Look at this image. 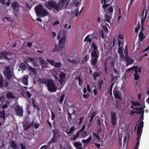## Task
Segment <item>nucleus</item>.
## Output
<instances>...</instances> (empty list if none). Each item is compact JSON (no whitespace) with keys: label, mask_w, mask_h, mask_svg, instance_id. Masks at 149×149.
Masks as SVG:
<instances>
[{"label":"nucleus","mask_w":149,"mask_h":149,"mask_svg":"<svg viewBox=\"0 0 149 149\" xmlns=\"http://www.w3.org/2000/svg\"><path fill=\"white\" fill-rule=\"evenodd\" d=\"M3 73L6 79H3L1 75L0 76V89H1L4 88H8L9 86V80L12 79L13 76L12 71L9 66H7L4 68Z\"/></svg>","instance_id":"f257e3e1"},{"label":"nucleus","mask_w":149,"mask_h":149,"mask_svg":"<svg viewBox=\"0 0 149 149\" xmlns=\"http://www.w3.org/2000/svg\"><path fill=\"white\" fill-rule=\"evenodd\" d=\"M144 111L142 107H136V108L135 113L138 115H140L139 121L140 123L138 124L137 134L138 137L137 140H140L142 132V129L143 127V122L142 121L143 119V114Z\"/></svg>","instance_id":"f03ea898"},{"label":"nucleus","mask_w":149,"mask_h":149,"mask_svg":"<svg viewBox=\"0 0 149 149\" xmlns=\"http://www.w3.org/2000/svg\"><path fill=\"white\" fill-rule=\"evenodd\" d=\"M65 41V37L61 38L59 42L60 47H59L58 45H55V47L52 52H58L60 54L59 52L61 51V55L63 54L65 51L64 44Z\"/></svg>","instance_id":"7ed1b4c3"},{"label":"nucleus","mask_w":149,"mask_h":149,"mask_svg":"<svg viewBox=\"0 0 149 149\" xmlns=\"http://www.w3.org/2000/svg\"><path fill=\"white\" fill-rule=\"evenodd\" d=\"M34 9L38 16L44 17L49 15L47 10L44 9L40 5L37 6Z\"/></svg>","instance_id":"20e7f679"},{"label":"nucleus","mask_w":149,"mask_h":149,"mask_svg":"<svg viewBox=\"0 0 149 149\" xmlns=\"http://www.w3.org/2000/svg\"><path fill=\"white\" fill-rule=\"evenodd\" d=\"M98 52L92 51L91 53V59L90 61L91 65L92 66H95L96 67V63L97 61V59L98 58Z\"/></svg>","instance_id":"39448f33"},{"label":"nucleus","mask_w":149,"mask_h":149,"mask_svg":"<svg viewBox=\"0 0 149 149\" xmlns=\"http://www.w3.org/2000/svg\"><path fill=\"white\" fill-rule=\"evenodd\" d=\"M46 86L49 91L54 92L57 90L56 86L52 80L49 79Z\"/></svg>","instance_id":"423d86ee"},{"label":"nucleus","mask_w":149,"mask_h":149,"mask_svg":"<svg viewBox=\"0 0 149 149\" xmlns=\"http://www.w3.org/2000/svg\"><path fill=\"white\" fill-rule=\"evenodd\" d=\"M10 54L6 52H1L0 53V59L8 60L10 61L12 60L11 57H10Z\"/></svg>","instance_id":"0eeeda50"},{"label":"nucleus","mask_w":149,"mask_h":149,"mask_svg":"<svg viewBox=\"0 0 149 149\" xmlns=\"http://www.w3.org/2000/svg\"><path fill=\"white\" fill-rule=\"evenodd\" d=\"M109 6V4H103L102 5V7L104 9V11L106 13V14H108L110 15L112 14V13L113 10V8L112 7H107Z\"/></svg>","instance_id":"6e6552de"},{"label":"nucleus","mask_w":149,"mask_h":149,"mask_svg":"<svg viewBox=\"0 0 149 149\" xmlns=\"http://www.w3.org/2000/svg\"><path fill=\"white\" fill-rule=\"evenodd\" d=\"M60 138L59 131L58 130H54L52 139H51L52 143L57 142Z\"/></svg>","instance_id":"1a4fd4ad"},{"label":"nucleus","mask_w":149,"mask_h":149,"mask_svg":"<svg viewBox=\"0 0 149 149\" xmlns=\"http://www.w3.org/2000/svg\"><path fill=\"white\" fill-rule=\"evenodd\" d=\"M66 4L64 2L61 0H60L58 3H56V8L55 10L57 11H58L61 10L62 9L63 7V8H65L66 7L67 5L64 7V5Z\"/></svg>","instance_id":"9d476101"},{"label":"nucleus","mask_w":149,"mask_h":149,"mask_svg":"<svg viewBox=\"0 0 149 149\" xmlns=\"http://www.w3.org/2000/svg\"><path fill=\"white\" fill-rule=\"evenodd\" d=\"M127 52V46L125 47V51L123 52V49H122V47H119L118 49V53L119 54L120 57V58L123 59L125 58L124 54L125 52Z\"/></svg>","instance_id":"9b49d317"},{"label":"nucleus","mask_w":149,"mask_h":149,"mask_svg":"<svg viewBox=\"0 0 149 149\" xmlns=\"http://www.w3.org/2000/svg\"><path fill=\"white\" fill-rule=\"evenodd\" d=\"M111 116V123L113 126L116 125V120L117 119V116L115 112H111L110 113Z\"/></svg>","instance_id":"f8f14e48"},{"label":"nucleus","mask_w":149,"mask_h":149,"mask_svg":"<svg viewBox=\"0 0 149 149\" xmlns=\"http://www.w3.org/2000/svg\"><path fill=\"white\" fill-rule=\"evenodd\" d=\"M46 6L48 9L53 8L55 9L56 3L53 1H49L46 3Z\"/></svg>","instance_id":"ddd939ff"},{"label":"nucleus","mask_w":149,"mask_h":149,"mask_svg":"<svg viewBox=\"0 0 149 149\" xmlns=\"http://www.w3.org/2000/svg\"><path fill=\"white\" fill-rule=\"evenodd\" d=\"M113 92L115 97L120 100H121L120 96L121 92L118 91V88L117 87L115 88Z\"/></svg>","instance_id":"4468645a"},{"label":"nucleus","mask_w":149,"mask_h":149,"mask_svg":"<svg viewBox=\"0 0 149 149\" xmlns=\"http://www.w3.org/2000/svg\"><path fill=\"white\" fill-rule=\"evenodd\" d=\"M15 112L17 115L20 116H22L23 111L22 109L19 105L16 106L15 107Z\"/></svg>","instance_id":"2eb2a0df"},{"label":"nucleus","mask_w":149,"mask_h":149,"mask_svg":"<svg viewBox=\"0 0 149 149\" xmlns=\"http://www.w3.org/2000/svg\"><path fill=\"white\" fill-rule=\"evenodd\" d=\"M39 59L40 64L42 68H45L48 67V63L45 59L41 57L39 58Z\"/></svg>","instance_id":"dca6fc26"},{"label":"nucleus","mask_w":149,"mask_h":149,"mask_svg":"<svg viewBox=\"0 0 149 149\" xmlns=\"http://www.w3.org/2000/svg\"><path fill=\"white\" fill-rule=\"evenodd\" d=\"M102 72L100 71V70L97 69L96 70L95 72L93 75V77L94 80H96V78L97 77H99L102 75Z\"/></svg>","instance_id":"f3484780"},{"label":"nucleus","mask_w":149,"mask_h":149,"mask_svg":"<svg viewBox=\"0 0 149 149\" xmlns=\"http://www.w3.org/2000/svg\"><path fill=\"white\" fill-rule=\"evenodd\" d=\"M66 75L65 73L61 72L59 74L60 79H58V81H59L61 84H62L63 82L64 81Z\"/></svg>","instance_id":"a211bd4d"},{"label":"nucleus","mask_w":149,"mask_h":149,"mask_svg":"<svg viewBox=\"0 0 149 149\" xmlns=\"http://www.w3.org/2000/svg\"><path fill=\"white\" fill-rule=\"evenodd\" d=\"M32 124V123H30L27 121H24L23 125L24 130H27L29 128L31 127Z\"/></svg>","instance_id":"6ab92c4d"},{"label":"nucleus","mask_w":149,"mask_h":149,"mask_svg":"<svg viewBox=\"0 0 149 149\" xmlns=\"http://www.w3.org/2000/svg\"><path fill=\"white\" fill-rule=\"evenodd\" d=\"M125 59L127 63V66L129 64H130L133 63L134 62V60L131 58L129 57L127 55V52H126L125 53Z\"/></svg>","instance_id":"aec40b11"},{"label":"nucleus","mask_w":149,"mask_h":149,"mask_svg":"<svg viewBox=\"0 0 149 149\" xmlns=\"http://www.w3.org/2000/svg\"><path fill=\"white\" fill-rule=\"evenodd\" d=\"M138 70V68L137 66H133V67L129 68L126 71V73L128 74L131 71L134 70L135 73L136 72L137 70Z\"/></svg>","instance_id":"412c9836"},{"label":"nucleus","mask_w":149,"mask_h":149,"mask_svg":"<svg viewBox=\"0 0 149 149\" xmlns=\"http://www.w3.org/2000/svg\"><path fill=\"white\" fill-rule=\"evenodd\" d=\"M93 142H98L100 141V136L96 133H93Z\"/></svg>","instance_id":"4be33fe9"},{"label":"nucleus","mask_w":149,"mask_h":149,"mask_svg":"<svg viewBox=\"0 0 149 149\" xmlns=\"http://www.w3.org/2000/svg\"><path fill=\"white\" fill-rule=\"evenodd\" d=\"M75 129V127L74 126L71 127L69 129H67L65 131V132L68 134L69 136H70V134H73Z\"/></svg>","instance_id":"5701e85b"},{"label":"nucleus","mask_w":149,"mask_h":149,"mask_svg":"<svg viewBox=\"0 0 149 149\" xmlns=\"http://www.w3.org/2000/svg\"><path fill=\"white\" fill-rule=\"evenodd\" d=\"M49 80V79H46L45 78H39L37 81L40 84H45L46 85Z\"/></svg>","instance_id":"b1692460"},{"label":"nucleus","mask_w":149,"mask_h":149,"mask_svg":"<svg viewBox=\"0 0 149 149\" xmlns=\"http://www.w3.org/2000/svg\"><path fill=\"white\" fill-rule=\"evenodd\" d=\"M28 69L30 70V74L32 75L35 74H37V71L35 69L31 66L29 65L28 67Z\"/></svg>","instance_id":"393cba45"},{"label":"nucleus","mask_w":149,"mask_h":149,"mask_svg":"<svg viewBox=\"0 0 149 149\" xmlns=\"http://www.w3.org/2000/svg\"><path fill=\"white\" fill-rule=\"evenodd\" d=\"M6 96L7 98L8 99L15 97V95H14V93L10 91L6 93Z\"/></svg>","instance_id":"a878e982"},{"label":"nucleus","mask_w":149,"mask_h":149,"mask_svg":"<svg viewBox=\"0 0 149 149\" xmlns=\"http://www.w3.org/2000/svg\"><path fill=\"white\" fill-rule=\"evenodd\" d=\"M10 146L13 149H17L18 146L16 144L15 142L13 140H12L10 142Z\"/></svg>","instance_id":"bb28decb"},{"label":"nucleus","mask_w":149,"mask_h":149,"mask_svg":"<svg viewBox=\"0 0 149 149\" xmlns=\"http://www.w3.org/2000/svg\"><path fill=\"white\" fill-rule=\"evenodd\" d=\"M28 75L25 76L22 79V82L26 86L28 85Z\"/></svg>","instance_id":"cd10ccee"},{"label":"nucleus","mask_w":149,"mask_h":149,"mask_svg":"<svg viewBox=\"0 0 149 149\" xmlns=\"http://www.w3.org/2000/svg\"><path fill=\"white\" fill-rule=\"evenodd\" d=\"M13 9L15 11H17L19 8V4L17 2L14 3L12 4Z\"/></svg>","instance_id":"c85d7f7f"},{"label":"nucleus","mask_w":149,"mask_h":149,"mask_svg":"<svg viewBox=\"0 0 149 149\" xmlns=\"http://www.w3.org/2000/svg\"><path fill=\"white\" fill-rule=\"evenodd\" d=\"M81 132L79 130L76 133L75 136L71 138L72 141H74L76 140L77 138V137H79V136L80 134V132Z\"/></svg>","instance_id":"c756f323"},{"label":"nucleus","mask_w":149,"mask_h":149,"mask_svg":"<svg viewBox=\"0 0 149 149\" xmlns=\"http://www.w3.org/2000/svg\"><path fill=\"white\" fill-rule=\"evenodd\" d=\"M6 114L5 113L4 110H2V111L0 112V118H3L4 120L6 118Z\"/></svg>","instance_id":"7c9ffc66"},{"label":"nucleus","mask_w":149,"mask_h":149,"mask_svg":"<svg viewBox=\"0 0 149 149\" xmlns=\"http://www.w3.org/2000/svg\"><path fill=\"white\" fill-rule=\"evenodd\" d=\"M74 146L76 147L77 148H79H79H81V147L82 146V144L81 143L78 141L75 142L74 143Z\"/></svg>","instance_id":"2f4dec72"},{"label":"nucleus","mask_w":149,"mask_h":149,"mask_svg":"<svg viewBox=\"0 0 149 149\" xmlns=\"http://www.w3.org/2000/svg\"><path fill=\"white\" fill-rule=\"evenodd\" d=\"M105 19H104V22H109L111 18V17L110 15H108V14H106L105 15Z\"/></svg>","instance_id":"473e14b6"},{"label":"nucleus","mask_w":149,"mask_h":149,"mask_svg":"<svg viewBox=\"0 0 149 149\" xmlns=\"http://www.w3.org/2000/svg\"><path fill=\"white\" fill-rule=\"evenodd\" d=\"M92 139V136L91 135H90L89 136L88 138L86 140L83 139L82 141V142L83 143H86L87 144L90 141H91Z\"/></svg>","instance_id":"72a5a7b5"},{"label":"nucleus","mask_w":149,"mask_h":149,"mask_svg":"<svg viewBox=\"0 0 149 149\" xmlns=\"http://www.w3.org/2000/svg\"><path fill=\"white\" fill-rule=\"evenodd\" d=\"M139 36L140 41L141 42L143 41L144 38H145V37L144 36L143 32L141 31H140Z\"/></svg>","instance_id":"f704fd0d"},{"label":"nucleus","mask_w":149,"mask_h":149,"mask_svg":"<svg viewBox=\"0 0 149 149\" xmlns=\"http://www.w3.org/2000/svg\"><path fill=\"white\" fill-rule=\"evenodd\" d=\"M31 123H32V125L33 127L36 129L38 128L40 126V124L39 123H38L37 122H34V120L32 121Z\"/></svg>","instance_id":"c9c22d12"},{"label":"nucleus","mask_w":149,"mask_h":149,"mask_svg":"<svg viewBox=\"0 0 149 149\" xmlns=\"http://www.w3.org/2000/svg\"><path fill=\"white\" fill-rule=\"evenodd\" d=\"M81 0H75L74 3V5L75 7L79 6L81 4Z\"/></svg>","instance_id":"e433bc0d"},{"label":"nucleus","mask_w":149,"mask_h":149,"mask_svg":"<svg viewBox=\"0 0 149 149\" xmlns=\"http://www.w3.org/2000/svg\"><path fill=\"white\" fill-rule=\"evenodd\" d=\"M91 46L92 47L93 49V50L92 51H95V52H98L97 49V47L96 44H95L94 43H92Z\"/></svg>","instance_id":"4c0bfd02"},{"label":"nucleus","mask_w":149,"mask_h":149,"mask_svg":"<svg viewBox=\"0 0 149 149\" xmlns=\"http://www.w3.org/2000/svg\"><path fill=\"white\" fill-rule=\"evenodd\" d=\"M19 67L21 69L23 70H25L26 69V67L24 63H20Z\"/></svg>","instance_id":"58836bf2"},{"label":"nucleus","mask_w":149,"mask_h":149,"mask_svg":"<svg viewBox=\"0 0 149 149\" xmlns=\"http://www.w3.org/2000/svg\"><path fill=\"white\" fill-rule=\"evenodd\" d=\"M62 65V64L60 62H55L54 67L55 68H58L60 67Z\"/></svg>","instance_id":"ea45409f"},{"label":"nucleus","mask_w":149,"mask_h":149,"mask_svg":"<svg viewBox=\"0 0 149 149\" xmlns=\"http://www.w3.org/2000/svg\"><path fill=\"white\" fill-rule=\"evenodd\" d=\"M118 45L119 47H122L124 45V42L123 40H120V39H118Z\"/></svg>","instance_id":"a19ab883"},{"label":"nucleus","mask_w":149,"mask_h":149,"mask_svg":"<svg viewBox=\"0 0 149 149\" xmlns=\"http://www.w3.org/2000/svg\"><path fill=\"white\" fill-rule=\"evenodd\" d=\"M5 19H6L8 21L10 22H12L13 21V19L7 17H3L2 20L4 21V20Z\"/></svg>","instance_id":"79ce46f5"},{"label":"nucleus","mask_w":149,"mask_h":149,"mask_svg":"<svg viewBox=\"0 0 149 149\" xmlns=\"http://www.w3.org/2000/svg\"><path fill=\"white\" fill-rule=\"evenodd\" d=\"M121 104L122 103L121 102H117V103L115 105L116 109L118 110L121 107Z\"/></svg>","instance_id":"37998d69"},{"label":"nucleus","mask_w":149,"mask_h":149,"mask_svg":"<svg viewBox=\"0 0 149 149\" xmlns=\"http://www.w3.org/2000/svg\"><path fill=\"white\" fill-rule=\"evenodd\" d=\"M90 35H88L85 38L84 42H85L86 41L87 42H89V43H91V39L89 38L90 37Z\"/></svg>","instance_id":"c03bdc74"},{"label":"nucleus","mask_w":149,"mask_h":149,"mask_svg":"<svg viewBox=\"0 0 149 149\" xmlns=\"http://www.w3.org/2000/svg\"><path fill=\"white\" fill-rule=\"evenodd\" d=\"M143 15H144V12H143L142 13V17L141 18V24H143V22L146 18V15H145V16L144 17H143Z\"/></svg>","instance_id":"a18cd8bd"},{"label":"nucleus","mask_w":149,"mask_h":149,"mask_svg":"<svg viewBox=\"0 0 149 149\" xmlns=\"http://www.w3.org/2000/svg\"><path fill=\"white\" fill-rule=\"evenodd\" d=\"M47 61L52 66H54L55 62L54 60H50L49 59H47Z\"/></svg>","instance_id":"49530a36"},{"label":"nucleus","mask_w":149,"mask_h":149,"mask_svg":"<svg viewBox=\"0 0 149 149\" xmlns=\"http://www.w3.org/2000/svg\"><path fill=\"white\" fill-rule=\"evenodd\" d=\"M134 78L135 80H138L139 78V76L138 73V70L134 74Z\"/></svg>","instance_id":"de8ad7c7"},{"label":"nucleus","mask_w":149,"mask_h":149,"mask_svg":"<svg viewBox=\"0 0 149 149\" xmlns=\"http://www.w3.org/2000/svg\"><path fill=\"white\" fill-rule=\"evenodd\" d=\"M104 81L103 80L99 81L98 83V87L100 90L102 88V86L103 84Z\"/></svg>","instance_id":"09e8293b"},{"label":"nucleus","mask_w":149,"mask_h":149,"mask_svg":"<svg viewBox=\"0 0 149 149\" xmlns=\"http://www.w3.org/2000/svg\"><path fill=\"white\" fill-rule=\"evenodd\" d=\"M79 10L77 9L75 10L73 13V15L75 17H77L79 14Z\"/></svg>","instance_id":"8fccbe9b"},{"label":"nucleus","mask_w":149,"mask_h":149,"mask_svg":"<svg viewBox=\"0 0 149 149\" xmlns=\"http://www.w3.org/2000/svg\"><path fill=\"white\" fill-rule=\"evenodd\" d=\"M96 117L97 119V125L98 127H100V126H101V123L100 122V120L99 118V116H97Z\"/></svg>","instance_id":"3c124183"},{"label":"nucleus","mask_w":149,"mask_h":149,"mask_svg":"<svg viewBox=\"0 0 149 149\" xmlns=\"http://www.w3.org/2000/svg\"><path fill=\"white\" fill-rule=\"evenodd\" d=\"M64 95H61L59 101L60 103L61 104H62V102H63V100H64Z\"/></svg>","instance_id":"603ef678"},{"label":"nucleus","mask_w":149,"mask_h":149,"mask_svg":"<svg viewBox=\"0 0 149 149\" xmlns=\"http://www.w3.org/2000/svg\"><path fill=\"white\" fill-rule=\"evenodd\" d=\"M87 132L85 130L82 133L81 136L83 137H85L86 136H87Z\"/></svg>","instance_id":"864d4df0"},{"label":"nucleus","mask_w":149,"mask_h":149,"mask_svg":"<svg viewBox=\"0 0 149 149\" xmlns=\"http://www.w3.org/2000/svg\"><path fill=\"white\" fill-rule=\"evenodd\" d=\"M93 118L91 116L90 119L89 120V123L88 124L89 126H91L93 123Z\"/></svg>","instance_id":"5fc2aeb1"},{"label":"nucleus","mask_w":149,"mask_h":149,"mask_svg":"<svg viewBox=\"0 0 149 149\" xmlns=\"http://www.w3.org/2000/svg\"><path fill=\"white\" fill-rule=\"evenodd\" d=\"M99 35L102 38H104V34L103 32L102 31H100L99 32Z\"/></svg>","instance_id":"6e6d98bb"},{"label":"nucleus","mask_w":149,"mask_h":149,"mask_svg":"<svg viewBox=\"0 0 149 149\" xmlns=\"http://www.w3.org/2000/svg\"><path fill=\"white\" fill-rule=\"evenodd\" d=\"M113 71L116 74H117V76H118V75L119 74V73L117 70L114 68H113Z\"/></svg>","instance_id":"4d7b16f0"},{"label":"nucleus","mask_w":149,"mask_h":149,"mask_svg":"<svg viewBox=\"0 0 149 149\" xmlns=\"http://www.w3.org/2000/svg\"><path fill=\"white\" fill-rule=\"evenodd\" d=\"M104 42L107 43H108V41L109 40V38L106 37H104Z\"/></svg>","instance_id":"13d9d810"},{"label":"nucleus","mask_w":149,"mask_h":149,"mask_svg":"<svg viewBox=\"0 0 149 149\" xmlns=\"http://www.w3.org/2000/svg\"><path fill=\"white\" fill-rule=\"evenodd\" d=\"M112 81L115 83L117 81L116 77L115 76H113L112 79Z\"/></svg>","instance_id":"bf43d9fd"},{"label":"nucleus","mask_w":149,"mask_h":149,"mask_svg":"<svg viewBox=\"0 0 149 149\" xmlns=\"http://www.w3.org/2000/svg\"><path fill=\"white\" fill-rule=\"evenodd\" d=\"M33 106L34 108H36V109H37V110L38 111L40 110V109L38 107V106L37 105H35L34 103L33 102Z\"/></svg>","instance_id":"052dcab7"},{"label":"nucleus","mask_w":149,"mask_h":149,"mask_svg":"<svg viewBox=\"0 0 149 149\" xmlns=\"http://www.w3.org/2000/svg\"><path fill=\"white\" fill-rule=\"evenodd\" d=\"M75 79L78 81L79 82V84L80 85L81 81V79L80 77L79 76L78 77H76Z\"/></svg>","instance_id":"680f3d73"},{"label":"nucleus","mask_w":149,"mask_h":149,"mask_svg":"<svg viewBox=\"0 0 149 149\" xmlns=\"http://www.w3.org/2000/svg\"><path fill=\"white\" fill-rule=\"evenodd\" d=\"M140 27V25L139 24L137 27H136L135 28V31L136 32H137L139 30V29Z\"/></svg>","instance_id":"e2e57ef3"},{"label":"nucleus","mask_w":149,"mask_h":149,"mask_svg":"<svg viewBox=\"0 0 149 149\" xmlns=\"http://www.w3.org/2000/svg\"><path fill=\"white\" fill-rule=\"evenodd\" d=\"M69 63H71L72 64H74L75 63V61L74 60H71L70 59H68Z\"/></svg>","instance_id":"0e129e2a"},{"label":"nucleus","mask_w":149,"mask_h":149,"mask_svg":"<svg viewBox=\"0 0 149 149\" xmlns=\"http://www.w3.org/2000/svg\"><path fill=\"white\" fill-rule=\"evenodd\" d=\"M104 47V49H106L108 47L107 46L109 45V43H107L103 42Z\"/></svg>","instance_id":"69168bd1"},{"label":"nucleus","mask_w":149,"mask_h":149,"mask_svg":"<svg viewBox=\"0 0 149 149\" xmlns=\"http://www.w3.org/2000/svg\"><path fill=\"white\" fill-rule=\"evenodd\" d=\"M132 102L134 105L136 106L140 105L141 104L140 103L137 102H134L132 101Z\"/></svg>","instance_id":"338daca9"},{"label":"nucleus","mask_w":149,"mask_h":149,"mask_svg":"<svg viewBox=\"0 0 149 149\" xmlns=\"http://www.w3.org/2000/svg\"><path fill=\"white\" fill-rule=\"evenodd\" d=\"M138 140V141H137L136 144L135 146V149H137V148L139 147V140Z\"/></svg>","instance_id":"774afa93"}]
</instances>
